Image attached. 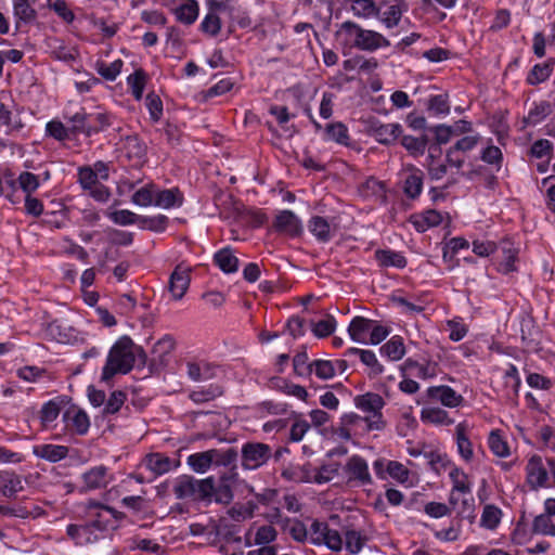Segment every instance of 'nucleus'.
<instances>
[{
	"label": "nucleus",
	"mask_w": 555,
	"mask_h": 555,
	"mask_svg": "<svg viewBox=\"0 0 555 555\" xmlns=\"http://www.w3.org/2000/svg\"><path fill=\"white\" fill-rule=\"evenodd\" d=\"M134 365V343L129 336L120 337L111 348L102 371V379L108 380L115 374H127Z\"/></svg>",
	"instance_id": "obj_1"
},
{
	"label": "nucleus",
	"mask_w": 555,
	"mask_h": 555,
	"mask_svg": "<svg viewBox=\"0 0 555 555\" xmlns=\"http://www.w3.org/2000/svg\"><path fill=\"white\" fill-rule=\"evenodd\" d=\"M214 477L196 480L193 476L182 475L173 485V493L178 500L211 502Z\"/></svg>",
	"instance_id": "obj_2"
},
{
	"label": "nucleus",
	"mask_w": 555,
	"mask_h": 555,
	"mask_svg": "<svg viewBox=\"0 0 555 555\" xmlns=\"http://www.w3.org/2000/svg\"><path fill=\"white\" fill-rule=\"evenodd\" d=\"M340 30L348 36L351 46L361 51L372 52L379 48L390 46V41L380 33L364 29L350 21L344 22L340 26Z\"/></svg>",
	"instance_id": "obj_3"
},
{
	"label": "nucleus",
	"mask_w": 555,
	"mask_h": 555,
	"mask_svg": "<svg viewBox=\"0 0 555 555\" xmlns=\"http://www.w3.org/2000/svg\"><path fill=\"white\" fill-rule=\"evenodd\" d=\"M271 457V447L262 442H246L241 450V465L246 470L263 466Z\"/></svg>",
	"instance_id": "obj_4"
},
{
	"label": "nucleus",
	"mask_w": 555,
	"mask_h": 555,
	"mask_svg": "<svg viewBox=\"0 0 555 555\" xmlns=\"http://www.w3.org/2000/svg\"><path fill=\"white\" fill-rule=\"evenodd\" d=\"M354 403L358 409L373 414L372 417L365 420L370 430H380L384 428L380 410L385 402L379 395L366 392L356 397Z\"/></svg>",
	"instance_id": "obj_5"
},
{
	"label": "nucleus",
	"mask_w": 555,
	"mask_h": 555,
	"mask_svg": "<svg viewBox=\"0 0 555 555\" xmlns=\"http://www.w3.org/2000/svg\"><path fill=\"white\" fill-rule=\"evenodd\" d=\"M192 269L183 263L176 266L169 279V292L175 300H180L186 293L191 282Z\"/></svg>",
	"instance_id": "obj_6"
},
{
	"label": "nucleus",
	"mask_w": 555,
	"mask_h": 555,
	"mask_svg": "<svg viewBox=\"0 0 555 555\" xmlns=\"http://www.w3.org/2000/svg\"><path fill=\"white\" fill-rule=\"evenodd\" d=\"M344 469L348 475L349 481H357L361 486L372 483L369 466L363 457L352 455L348 459Z\"/></svg>",
	"instance_id": "obj_7"
},
{
	"label": "nucleus",
	"mask_w": 555,
	"mask_h": 555,
	"mask_svg": "<svg viewBox=\"0 0 555 555\" xmlns=\"http://www.w3.org/2000/svg\"><path fill=\"white\" fill-rule=\"evenodd\" d=\"M527 482L531 489H538L546 486L548 472L543 465L542 459L538 455H533L529 459L527 466Z\"/></svg>",
	"instance_id": "obj_8"
},
{
	"label": "nucleus",
	"mask_w": 555,
	"mask_h": 555,
	"mask_svg": "<svg viewBox=\"0 0 555 555\" xmlns=\"http://www.w3.org/2000/svg\"><path fill=\"white\" fill-rule=\"evenodd\" d=\"M121 150L126 157L133 162L135 166L144 163L147 147L146 144L140 140L137 134L127 135L122 140Z\"/></svg>",
	"instance_id": "obj_9"
},
{
	"label": "nucleus",
	"mask_w": 555,
	"mask_h": 555,
	"mask_svg": "<svg viewBox=\"0 0 555 555\" xmlns=\"http://www.w3.org/2000/svg\"><path fill=\"white\" fill-rule=\"evenodd\" d=\"M427 396L430 399L439 400L443 405L449 408L459 406L463 401V397L449 386L429 387L427 389Z\"/></svg>",
	"instance_id": "obj_10"
},
{
	"label": "nucleus",
	"mask_w": 555,
	"mask_h": 555,
	"mask_svg": "<svg viewBox=\"0 0 555 555\" xmlns=\"http://www.w3.org/2000/svg\"><path fill=\"white\" fill-rule=\"evenodd\" d=\"M406 11L408 3L404 0H395L386 10L379 9L377 16L387 28H392L399 24L402 14Z\"/></svg>",
	"instance_id": "obj_11"
},
{
	"label": "nucleus",
	"mask_w": 555,
	"mask_h": 555,
	"mask_svg": "<svg viewBox=\"0 0 555 555\" xmlns=\"http://www.w3.org/2000/svg\"><path fill=\"white\" fill-rule=\"evenodd\" d=\"M86 490L105 488L109 482L107 468L103 465L92 467L82 475Z\"/></svg>",
	"instance_id": "obj_12"
},
{
	"label": "nucleus",
	"mask_w": 555,
	"mask_h": 555,
	"mask_svg": "<svg viewBox=\"0 0 555 555\" xmlns=\"http://www.w3.org/2000/svg\"><path fill=\"white\" fill-rule=\"evenodd\" d=\"M274 228L279 232L296 235L301 231V223L293 211L283 210L276 216Z\"/></svg>",
	"instance_id": "obj_13"
},
{
	"label": "nucleus",
	"mask_w": 555,
	"mask_h": 555,
	"mask_svg": "<svg viewBox=\"0 0 555 555\" xmlns=\"http://www.w3.org/2000/svg\"><path fill=\"white\" fill-rule=\"evenodd\" d=\"M93 528H99L96 521L89 525H69L67 527V534L77 544L91 543L96 540V535H93Z\"/></svg>",
	"instance_id": "obj_14"
},
{
	"label": "nucleus",
	"mask_w": 555,
	"mask_h": 555,
	"mask_svg": "<svg viewBox=\"0 0 555 555\" xmlns=\"http://www.w3.org/2000/svg\"><path fill=\"white\" fill-rule=\"evenodd\" d=\"M0 489L4 496L13 498L17 492L24 490V485L21 476L15 473L1 472L0 473Z\"/></svg>",
	"instance_id": "obj_15"
},
{
	"label": "nucleus",
	"mask_w": 555,
	"mask_h": 555,
	"mask_svg": "<svg viewBox=\"0 0 555 555\" xmlns=\"http://www.w3.org/2000/svg\"><path fill=\"white\" fill-rule=\"evenodd\" d=\"M182 203L183 195L177 188L162 191L156 190L155 192V206L169 209L171 207H179Z\"/></svg>",
	"instance_id": "obj_16"
},
{
	"label": "nucleus",
	"mask_w": 555,
	"mask_h": 555,
	"mask_svg": "<svg viewBox=\"0 0 555 555\" xmlns=\"http://www.w3.org/2000/svg\"><path fill=\"white\" fill-rule=\"evenodd\" d=\"M68 449L64 446L40 444L34 447V454L49 462H59L67 456Z\"/></svg>",
	"instance_id": "obj_17"
},
{
	"label": "nucleus",
	"mask_w": 555,
	"mask_h": 555,
	"mask_svg": "<svg viewBox=\"0 0 555 555\" xmlns=\"http://www.w3.org/2000/svg\"><path fill=\"white\" fill-rule=\"evenodd\" d=\"M68 131L73 133H83L88 137L96 133V129L93 128L91 120H89V115L85 112H78L68 117Z\"/></svg>",
	"instance_id": "obj_18"
},
{
	"label": "nucleus",
	"mask_w": 555,
	"mask_h": 555,
	"mask_svg": "<svg viewBox=\"0 0 555 555\" xmlns=\"http://www.w3.org/2000/svg\"><path fill=\"white\" fill-rule=\"evenodd\" d=\"M372 324V320L363 317L353 318L348 327L350 338L356 343L366 344L365 334L370 331Z\"/></svg>",
	"instance_id": "obj_19"
},
{
	"label": "nucleus",
	"mask_w": 555,
	"mask_h": 555,
	"mask_svg": "<svg viewBox=\"0 0 555 555\" xmlns=\"http://www.w3.org/2000/svg\"><path fill=\"white\" fill-rule=\"evenodd\" d=\"M423 189V172L413 168L403 182V192L409 198H416Z\"/></svg>",
	"instance_id": "obj_20"
},
{
	"label": "nucleus",
	"mask_w": 555,
	"mask_h": 555,
	"mask_svg": "<svg viewBox=\"0 0 555 555\" xmlns=\"http://www.w3.org/2000/svg\"><path fill=\"white\" fill-rule=\"evenodd\" d=\"M375 258L383 267H395L402 269L406 266L405 257L401 253L390 249L376 250Z\"/></svg>",
	"instance_id": "obj_21"
},
{
	"label": "nucleus",
	"mask_w": 555,
	"mask_h": 555,
	"mask_svg": "<svg viewBox=\"0 0 555 555\" xmlns=\"http://www.w3.org/2000/svg\"><path fill=\"white\" fill-rule=\"evenodd\" d=\"M177 20L185 25L193 24L198 16V3L196 0H184L175 9Z\"/></svg>",
	"instance_id": "obj_22"
},
{
	"label": "nucleus",
	"mask_w": 555,
	"mask_h": 555,
	"mask_svg": "<svg viewBox=\"0 0 555 555\" xmlns=\"http://www.w3.org/2000/svg\"><path fill=\"white\" fill-rule=\"evenodd\" d=\"M214 260L224 273H233L238 269V259L233 255L232 249L229 247L217 251Z\"/></svg>",
	"instance_id": "obj_23"
},
{
	"label": "nucleus",
	"mask_w": 555,
	"mask_h": 555,
	"mask_svg": "<svg viewBox=\"0 0 555 555\" xmlns=\"http://www.w3.org/2000/svg\"><path fill=\"white\" fill-rule=\"evenodd\" d=\"M308 228L310 232L320 241L328 242L333 237L331 224L326 219L320 216H314L310 219Z\"/></svg>",
	"instance_id": "obj_24"
},
{
	"label": "nucleus",
	"mask_w": 555,
	"mask_h": 555,
	"mask_svg": "<svg viewBox=\"0 0 555 555\" xmlns=\"http://www.w3.org/2000/svg\"><path fill=\"white\" fill-rule=\"evenodd\" d=\"M175 340L171 336L166 335L160 338L152 349L153 362H158L160 365L165 364L166 357L173 350Z\"/></svg>",
	"instance_id": "obj_25"
},
{
	"label": "nucleus",
	"mask_w": 555,
	"mask_h": 555,
	"mask_svg": "<svg viewBox=\"0 0 555 555\" xmlns=\"http://www.w3.org/2000/svg\"><path fill=\"white\" fill-rule=\"evenodd\" d=\"M36 0H14V15L18 22L30 23L37 17Z\"/></svg>",
	"instance_id": "obj_26"
},
{
	"label": "nucleus",
	"mask_w": 555,
	"mask_h": 555,
	"mask_svg": "<svg viewBox=\"0 0 555 555\" xmlns=\"http://www.w3.org/2000/svg\"><path fill=\"white\" fill-rule=\"evenodd\" d=\"M401 126L399 124L380 125L374 129L376 140L382 144H390L400 135Z\"/></svg>",
	"instance_id": "obj_27"
},
{
	"label": "nucleus",
	"mask_w": 555,
	"mask_h": 555,
	"mask_svg": "<svg viewBox=\"0 0 555 555\" xmlns=\"http://www.w3.org/2000/svg\"><path fill=\"white\" fill-rule=\"evenodd\" d=\"M553 112L552 104L547 101H541L534 104V106L528 112V115L524 118V121L529 125H538L544 120Z\"/></svg>",
	"instance_id": "obj_28"
},
{
	"label": "nucleus",
	"mask_w": 555,
	"mask_h": 555,
	"mask_svg": "<svg viewBox=\"0 0 555 555\" xmlns=\"http://www.w3.org/2000/svg\"><path fill=\"white\" fill-rule=\"evenodd\" d=\"M380 352L392 361L400 360L405 353L403 339L400 336H392L382 346Z\"/></svg>",
	"instance_id": "obj_29"
},
{
	"label": "nucleus",
	"mask_w": 555,
	"mask_h": 555,
	"mask_svg": "<svg viewBox=\"0 0 555 555\" xmlns=\"http://www.w3.org/2000/svg\"><path fill=\"white\" fill-rule=\"evenodd\" d=\"M502 512L499 507L492 504H487L483 507L481 519H480V526L493 530L498 527V525L501 521Z\"/></svg>",
	"instance_id": "obj_30"
},
{
	"label": "nucleus",
	"mask_w": 555,
	"mask_h": 555,
	"mask_svg": "<svg viewBox=\"0 0 555 555\" xmlns=\"http://www.w3.org/2000/svg\"><path fill=\"white\" fill-rule=\"evenodd\" d=\"M449 476L453 485L451 491L459 492L462 494L470 493L472 488L468 481V476L462 469L453 467L449 473Z\"/></svg>",
	"instance_id": "obj_31"
},
{
	"label": "nucleus",
	"mask_w": 555,
	"mask_h": 555,
	"mask_svg": "<svg viewBox=\"0 0 555 555\" xmlns=\"http://www.w3.org/2000/svg\"><path fill=\"white\" fill-rule=\"evenodd\" d=\"M188 464L196 473H205L212 465V457L210 450L191 454L188 457Z\"/></svg>",
	"instance_id": "obj_32"
},
{
	"label": "nucleus",
	"mask_w": 555,
	"mask_h": 555,
	"mask_svg": "<svg viewBox=\"0 0 555 555\" xmlns=\"http://www.w3.org/2000/svg\"><path fill=\"white\" fill-rule=\"evenodd\" d=\"M327 140L335 141L343 145L349 144V133L347 127L343 122H332L325 128Z\"/></svg>",
	"instance_id": "obj_33"
},
{
	"label": "nucleus",
	"mask_w": 555,
	"mask_h": 555,
	"mask_svg": "<svg viewBox=\"0 0 555 555\" xmlns=\"http://www.w3.org/2000/svg\"><path fill=\"white\" fill-rule=\"evenodd\" d=\"M212 464L217 466H230L236 465L238 453L234 448H229L224 451L218 449H210Z\"/></svg>",
	"instance_id": "obj_34"
},
{
	"label": "nucleus",
	"mask_w": 555,
	"mask_h": 555,
	"mask_svg": "<svg viewBox=\"0 0 555 555\" xmlns=\"http://www.w3.org/2000/svg\"><path fill=\"white\" fill-rule=\"evenodd\" d=\"M155 192V184L149 183L133 193L131 202L138 206L147 207L154 204Z\"/></svg>",
	"instance_id": "obj_35"
},
{
	"label": "nucleus",
	"mask_w": 555,
	"mask_h": 555,
	"mask_svg": "<svg viewBox=\"0 0 555 555\" xmlns=\"http://www.w3.org/2000/svg\"><path fill=\"white\" fill-rule=\"evenodd\" d=\"M422 421L438 425H450L453 423L448 417L447 411L440 408H426L421 412Z\"/></svg>",
	"instance_id": "obj_36"
},
{
	"label": "nucleus",
	"mask_w": 555,
	"mask_h": 555,
	"mask_svg": "<svg viewBox=\"0 0 555 555\" xmlns=\"http://www.w3.org/2000/svg\"><path fill=\"white\" fill-rule=\"evenodd\" d=\"M223 389L219 385H210L207 388L194 390L190 393V399L195 403H204L220 397Z\"/></svg>",
	"instance_id": "obj_37"
},
{
	"label": "nucleus",
	"mask_w": 555,
	"mask_h": 555,
	"mask_svg": "<svg viewBox=\"0 0 555 555\" xmlns=\"http://www.w3.org/2000/svg\"><path fill=\"white\" fill-rule=\"evenodd\" d=\"M466 426L463 423H460L456 426L455 433H456V442H457V449L461 454V456L465 461H470L473 457V448L472 442L465 435Z\"/></svg>",
	"instance_id": "obj_38"
},
{
	"label": "nucleus",
	"mask_w": 555,
	"mask_h": 555,
	"mask_svg": "<svg viewBox=\"0 0 555 555\" xmlns=\"http://www.w3.org/2000/svg\"><path fill=\"white\" fill-rule=\"evenodd\" d=\"M233 487L224 483L219 479L218 485L214 482V490L211 491V501L216 503L228 505L233 500Z\"/></svg>",
	"instance_id": "obj_39"
},
{
	"label": "nucleus",
	"mask_w": 555,
	"mask_h": 555,
	"mask_svg": "<svg viewBox=\"0 0 555 555\" xmlns=\"http://www.w3.org/2000/svg\"><path fill=\"white\" fill-rule=\"evenodd\" d=\"M532 532L555 537V524L548 515L541 514L533 519Z\"/></svg>",
	"instance_id": "obj_40"
},
{
	"label": "nucleus",
	"mask_w": 555,
	"mask_h": 555,
	"mask_svg": "<svg viewBox=\"0 0 555 555\" xmlns=\"http://www.w3.org/2000/svg\"><path fill=\"white\" fill-rule=\"evenodd\" d=\"M145 464L151 472L157 475L165 474L170 469L169 459L160 454L149 455L145 460Z\"/></svg>",
	"instance_id": "obj_41"
},
{
	"label": "nucleus",
	"mask_w": 555,
	"mask_h": 555,
	"mask_svg": "<svg viewBox=\"0 0 555 555\" xmlns=\"http://www.w3.org/2000/svg\"><path fill=\"white\" fill-rule=\"evenodd\" d=\"M351 8L354 15L361 17L376 16L379 14V8L375 5L373 0H354Z\"/></svg>",
	"instance_id": "obj_42"
},
{
	"label": "nucleus",
	"mask_w": 555,
	"mask_h": 555,
	"mask_svg": "<svg viewBox=\"0 0 555 555\" xmlns=\"http://www.w3.org/2000/svg\"><path fill=\"white\" fill-rule=\"evenodd\" d=\"M552 73V67L548 63L537 64L532 67L527 77V82L531 86L545 81Z\"/></svg>",
	"instance_id": "obj_43"
},
{
	"label": "nucleus",
	"mask_w": 555,
	"mask_h": 555,
	"mask_svg": "<svg viewBox=\"0 0 555 555\" xmlns=\"http://www.w3.org/2000/svg\"><path fill=\"white\" fill-rule=\"evenodd\" d=\"M127 82L131 88L134 99L141 100L145 87V73L143 69H137L127 78Z\"/></svg>",
	"instance_id": "obj_44"
},
{
	"label": "nucleus",
	"mask_w": 555,
	"mask_h": 555,
	"mask_svg": "<svg viewBox=\"0 0 555 555\" xmlns=\"http://www.w3.org/2000/svg\"><path fill=\"white\" fill-rule=\"evenodd\" d=\"M427 109L435 115H447L450 112V105L447 94H437L431 96L427 103Z\"/></svg>",
	"instance_id": "obj_45"
},
{
	"label": "nucleus",
	"mask_w": 555,
	"mask_h": 555,
	"mask_svg": "<svg viewBox=\"0 0 555 555\" xmlns=\"http://www.w3.org/2000/svg\"><path fill=\"white\" fill-rule=\"evenodd\" d=\"M421 218L422 220L414 221L416 229L421 232L426 231V229L429 227H436L442 221L440 212L433 209L426 210Z\"/></svg>",
	"instance_id": "obj_46"
},
{
	"label": "nucleus",
	"mask_w": 555,
	"mask_h": 555,
	"mask_svg": "<svg viewBox=\"0 0 555 555\" xmlns=\"http://www.w3.org/2000/svg\"><path fill=\"white\" fill-rule=\"evenodd\" d=\"M168 224V218L164 215L155 217H140V225L142 229H147L154 232L165 231Z\"/></svg>",
	"instance_id": "obj_47"
},
{
	"label": "nucleus",
	"mask_w": 555,
	"mask_h": 555,
	"mask_svg": "<svg viewBox=\"0 0 555 555\" xmlns=\"http://www.w3.org/2000/svg\"><path fill=\"white\" fill-rule=\"evenodd\" d=\"M365 540L366 539L357 530H348L345 533L346 548L351 554L359 553L362 550Z\"/></svg>",
	"instance_id": "obj_48"
},
{
	"label": "nucleus",
	"mask_w": 555,
	"mask_h": 555,
	"mask_svg": "<svg viewBox=\"0 0 555 555\" xmlns=\"http://www.w3.org/2000/svg\"><path fill=\"white\" fill-rule=\"evenodd\" d=\"M122 61L116 60L111 64L98 63V73L106 80L113 81L119 75Z\"/></svg>",
	"instance_id": "obj_49"
},
{
	"label": "nucleus",
	"mask_w": 555,
	"mask_h": 555,
	"mask_svg": "<svg viewBox=\"0 0 555 555\" xmlns=\"http://www.w3.org/2000/svg\"><path fill=\"white\" fill-rule=\"evenodd\" d=\"M140 217L128 209L115 210L109 214L111 220L120 225L140 223Z\"/></svg>",
	"instance_id": "obj_50"
},
{
	"label": "nucleus",
	"mask_w": 555,
	"mask_h": 555,
	"mask_svg": "<svg viewBox=\"0 0 555 555\" xmlns=\"http://www.w3.org/2000/svg\"><path fill=\"white\" fill-rule=\"evenodd\" d=\"M293 366L296 374L300 376L310 375L313 370V362L308 363L307 352H298L293 359Z\"/></svg>",
	"instance_id": "obj_51"
},
{
	"label": "nucleus",
	"mask_w": 555,
	"mask_h": 555,
	"mask_svg": "<svg viewBox=\"0 0 555 555\" xmlns=\"http://www.w3.org/2000/svg\"><path fill=\"white\" fill-rule=\"evenodd\" d=\"M489 447L491 451L500 457H505L509 454V448L496 431H491L489 436Z\"/></svg>",
	"instance_id": "obj_52"
},
{
	"label": "nucleus",
	"mask_w": 555,
	"mask_h": 555,
	"mask_svg": "<svg viewBox=\"0 0 555 555\" xmlns=\"http://www.w3.org/2000/svg\"><path fill=\"white\" fill-rule=\"evenodd\" d=\"M78 181L82 189L91 190L98 184L96 172L89 166L80 167L78 169Z\"/></svg>",
	"instance_id": "obj_53"
},
{
	"label": "nucleus",
	"mask_w": 555,
	"mask_h": 555,
	"mask_svg": "<svg viewBox=\"0 0 555 555\" xmlns=\"http://www.w3.org/2000/svg\"><path fill=\"white\" fill-rule=\"evenodd\" d=\"M20 188L26 193V195L35 192L39 186L38 177L31 172L24 171L17 179Z\"/></svg>",
	"instance_id": "obj_54"
},
{
	"label": "nucleus",
	"mask_w": 555,
	"mask_h": 555,
	"mask_svg": "<svg viewBox=\"0 0 555 555\" xmlns=\"http://www.w3.org/2000/svg\"><path fill=\"white\" fill-rule=\"evenodd\" d=\"M335 327L336 320L332 315H328L326 319L314 323L312 332L317 337L322 338L331 335L335 331Z\"/></svg>",
	"instance_id": "obj_55"
},
{
	"label": "nucleus",
	"mask_w": 555,
	"mask_h": 555,
	"mask_svg": "<svg viewBox=\"0 0 555 555\" xmlns=\"http://www.w3.org/2000/svg\"><path fill=\"white\" fill-rule=\"evenodd\" d=\"M278 537L276 530L272 526H261L257 529L255 534L256 545H268L275 541Z\"/></svg>",
	"instance_id": "obj_56"
},
{
	"label": "nucleus",
	"mask_w": 555,
	"mask_h": 555,
	"mask_svg": "<svg viewBox=\"0 0 555 555\" xmlns=\"http://www.w3.org/2000/svg\"><path fill=\"white\" fill-rule=\"evenodd\" d=\"M126 400V393L120 390H115L111 393L107 402L104 406L105 414H115L117 413Z\"/></svg>",
	"instance_id": "obj_57"
},
{
	"label": "nucleus",
	"mask_w": 555,
	"mask_h": 555,
	"mask_svg": "<svg viewBox=\"0 0 555 555\" xmlns=\"http://www.w3.org/2000/svg\"><path fill=\"white\" fill-rule=\"evenodd\" d=\"M221 28V21L215 13H208L201 24L203 33L209 36H217Z\"/></svg>",
	"instance_id": "obj_58"
},
{
	"label": "nucleus",
	"mask_w": 555,
	"mask_h": 555,
	"mask_svg": "<svg viewBox=\"0 0 555 555\" xmlns=\"http://www.w3.org/2000/svg\"><path fill=\"white\" fill-rule=\"evenodd\" d=\"M327 530V524L314 520L309 531L310 542L315 545H322L325 541V531Z\"/></svg>",
	"instance_id": "obj_59"
},
{
	"label": "nucleus",
	"mask_w": 555,
	"mask_h": 555,
	"mask_svg": "<svg viewBox=\"0 0 555 555\" xmlns=\"http://www.w3.org/2000/svg\"><path fill=\"white\" fill-rule=\"evenodd\" d=\"M430 131L435 134V145L439 146L450 142L453 134V127L447 125H437L430 128Z\"/></svg>",
	"instance_id": "obj_60"
},
{
	"label": "nucleus",
	"mask_w": 555,
	"mask_h": 555,
	"mask_svg": "<svg viewBox=\"0 0 555 555\" xmlns=\"http://www.w3.org/2000/svg\"><path fill=\"white\" fill-rule=\"evenodd\" d=\"M338 469H339L338 463L323 465L320 467L319 472L314 475L313 480L317 483L328 482L334 478L335 475H337Z\"/></svg>",
	"instance_id": "obj_61"
},
{
	"label": "nucleus",
	"mask_w": 555,
	"mask_h": 555,
	"mask_svg": "<svg viewBox=\"0 0 555 555\" xmlns=\"http://www.w3.org/2000/svg\"><path fill=\"white\" fill-rule=\"evenodd\" d=\"M481 159L487 164L496 165L500 168L503 160V155L498 146L489 145L482 151Z\"/></svg>",
	"instance_id": "obj_62"
},
{
	"label": "nucleus",
	"mask_w": 555,
	"mask_h": 555,
	"mask_svg": "<svg viewBox=\"0 0 555 555\" xmlns=\"http://www.w3.org/2000/svg\"><path fill=\"white\" fill-rule=\"evenodd\" d=\"M313 369L315 375L322 379L332 378L335 374L334 365L327 360H315L313 361Z\"/></svg>",
	"instance_id": "obj_63"
},
{
	"label": "nucleus",
	"mask_w": 555,
	"mask_h": 555,
	"mask_svg": "<svg viewBox=\"0 0 555 555\" xmlns=\"http://www.w3.org/2000/svg\"><path fill=\"white\" fill-rule=\"evenodd\" d=\"M72 424H73L75 431L78 435H85L89 429L90 421L85 411L78 410L75 412V414L72 418Z\"/></svg>",
	"instance_id": "obj_64"
}]
</instances>
